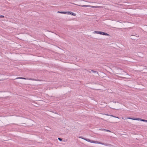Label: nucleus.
I'll return each mask as SVG.
<instances>
[{
  "label": "nucleus",
  "instance_id": "nucleus-7",
  "mask_svg": "<svg viewBox=\"0 0 147 147\" xmlns=\"http://www.w3.org/2000/svg\"><path fill=\"white\" fill-rule=\"evenodd\" d=\"M18 117L16 116H12L10 117V119L13 121H16L18 120Z\"/></svg>",
  "mask_w": 147,
  "mask_h": 147
},
{
  "label": "nucleus",
  "instance_id": "nucleus-10",
  "mask_svg": "<svg viewBox=\"0 0 147 147\" xmlns=\"http://www.w3.org/2000/svg\"><path fill=\"white\" fill-rule=\"evenodd\" d=\"M58 13H59L64 14H66V11H58L57 12Z\"/></svg>",
  "mask_w": 147,
  "mask_h": 147
},
{
  "label": "nucleus",
  "instance_id": "nucleus-18",
  "mask_svg": "<svg viewBox=\"0 0 147 147\" xmlns=\"http://www.w3.org/2000/svg\"><path fill=\"white\" fill-rule=\"evenodd\" d=\"M3 118V117L2 116H0V119H2Z\"/></svg>",
  "mask_w": 147,
  "mask_h": 147
},
{
  "label": "nucleus",
  "instance_id": "nucleus-9",
  "mask_svg": "<svg viewBox=\"0 0 147 147\" xmlns=\"http://www.w3.org/2000/svg\"><path fill=\"white\" fill-rule=\"evenodd\" d=\"M121 70V69H118V71L116 72V74H118L121 75V74L120 73V71Z\"/></svg>",
  "mask_w": 147,
  "mask_h": 147
},
{
  "label": "nucleus",
  "instance_id": "nucleus-20",
  "mask_svg": "<svg viewBox=\"0 0 147 147\" xmlns=\"http://www.w3.org/2000/svg\"><path fill=\"white\" fill-rule=\"evenodd\" d=\"M121 76H124V75H121Z\"/></svg>",
  "mask_w": 147,
  "mask_h": 147
},
{
  "label": "nucleus",
  "instance_id": "nucleus-2",
  "mask_svg": "<svg viewBox=\"0 0 147 147\" xmlns=\"http://www.w3.org/2000/svg\"><path fill=\"white\" fill-rule=\"evenodd\" d=\"M126 119H132L133 120H138V121H142L144 122H147V120H145V119H141V118H135V117H127Z\"/></svg>",
  "mask_w": 147,
  "mask_h": 147
},
{
  "label": "nucleus",
  "instance_id": "nucleus-4",
  "mask_svg": "<svg viewBox=\"0 0 147 147\" xmlns=\"http://www.w3.org/2000/svg\"><path fill=\"white\" fill-rule=\"evenodd\" d=\"M79 5V6L83 7H92V8H99L100 7L97 6H91V5Z\"/></svg>",
  "mask_w": 147,
  "mask_h": 147
},
{
  "label": "nucleus",
  "instance_id": "nucleus-6",
  "mask_svg": "<svg viewBox=\"0 0 147 147\" xmlns=\"http://www.w3.org/2000/svg\"><path fill=\"white\" fill-rule=\"evenodd\" d=\"M66 14H70L74 16H75L76 15V13L71 11H66Z\"/></svg>",
  "mask_w": 147,
  "mask_h": 147
},
{
  "label": "nucleus",
  "instance_id": "nucleus-5",
  "mask_svg": "<svg viewBox=\"0 0 147 147\" xmlns=\"http://www.w3.org/2000/svg\"><path fill=\"white\" fill-rule=\"evenodd\" d=\"M24 79V80H34V81H36V80L34 78H23V77H18V78H16V79Z\"/></svg>",
  "mask_w": 147,
  "mask_h": 147
},
{
  "label": "nucleus",
  "instance_id": "nucleus-12",
  "mask_svg": "<svg viewBox=\"0 0 147 147\" xmlns=\"http://www.w3.org/2000/svg\"><path fill=\"white\" fill-rule=\"evenodd\" d=\"M136 36H131V38L134 39L136 38Z\"/></svg>",
  "mask_w": 147,
  "mask_h": 147
},
{
  "label": "nucleus",
  "instance_id": "nucleus-17",
  "mask_svg": "<svg viewBox=\"0 0 147 147\" xmlns=\"http://www.w3.org/2000/svg\"><path fill=\"white\" fill-rule=\"evenodd\" d=\"M4 16L3 15H1L0 16V18H4Z\"/></svg>",
  "mask_w": 147,
  "mask_h": 147
},
{
  "label": "nucleus",
  "instance_id": "nucleus-21",
  "mask_svg": "<svg viewBox=\"0 0 147 147\" xmlns=\"http://www.w3.org/2000/svg\"><path fill=\"white\" fill-rule=\"evenodd\" d=\"M58 49H60L59 48H58Z\"/></svg>",
  "mask_w": 147,
  "mask_h": 147
},
{
  "label": "nucleus",
  "instance_id": "nucleus-1",
  "mask_svg": "<svg viewBox=\"0 0 147 147\" xmlns=\"http://www.w3.org/2000/svg\"><path fill=\"white\" fill-rule=\"evenodd\" d=\"M82 139L90 142L91 143H94L95 144H101L102 145H104V144L103 143H102L100 142H99L97 141H93V140H91L89 139H87L86 138H82Z\"/></svg>",
  "mask_w": 147,
  "mask_h": 147
},
{
  "label": "nucleus",
  "instance_id": "nucleus-13",
  "mask_svg": "<svg viewBox=\"0 0 147 147\" xmlns=\"http://www.w3.org/2000/svg\"><path fill=\"white\" fill-rule=\"evenodd\" d=\"M111 107L113 109H115L117 107L116 106H111Z\"/></svg>",
  "mask_w": 147,
  "mask_h": 147
},
{
  "label": "nucleus",
  "instance_id": "nucleus-8",
  "mask_svg": "<svg viewBox=\"0 0 147 147\" xmlns=\"http://www.w3.org/2000/svg\"><path fill=\"white\" fill-rule=\"evenodd\" d=\"M105 115H107V116H110L111 117H115V118H117V119H119V118L118 117H116V116H115L112 115H109L108 114H105Z\"/></svg>",
  "mask_w": 147,
  "mask_h": 147
},
{
  "label": "nucleus",
  "instance_id": "nucleus-14",
  "mask_svg": "<svg viewBox=\"0 0 147 147\" xmlns=\"http://www.w3.org/2000/svg\"><path fill=\"white\" fill-rule=\"evenodd\" d=\"M117 104V103H116V102H113V103H112V105L114 106H115Z\"/></svg>",
  "mask_w": 147,
  "mask_h": 147
},
{
  "label": "nucleus",
  "instance_id": "nucleus-16",
  "mask_svg": "<svg viewBox=\"0 0 147 147\" xmlns=\"http://www.w3.org/2000/svg\"><path fill=\"white\" fill-rule=\"evenodd\" d=\"M58 139L60 141H62V139L60 138H58Z\"/></svg>",
  "mask_w": 147,
  "mask_h": 147
},
{
  "label": "nucleus",
  "instance_id": "nucleus-15",
  "mask_svg": "<svg viewBox=\"0 0 147 147\" xmlns=\"http://www.w3.org/2000/svg\"><path fill=\"white\" fill-rule=\"evenodd\" d=\"M105 131L107 132H111V131L110 130H108V129L106 130Z\"/></svg>",
  "mask_w": 147,
  "mask_h": 147
},
{
  "label": "nucleus",
  "instance_id": "nucleus-11",
  "mask_svg": "<svg viewBox=\"0 0 147 147\" xmlns=\"http://www.w3.org/2000/svg\"><path fill=\"white\" fill-rule=\"evenodd\" d=\"M2 75L1 74H0V81L3 80L2 78Z\"/></svg>",
  "mask_w": 147,
  "mask_h": 147
},
{
  "label": "nucleus",
  "instance_id": "nucleus-3",
  "mask_svg": "<svg viewBox=\"0 0 147 147\" xmlns=\"http://www.w3.org/2000/svg\"><path fill=\"white\" fill-rule=\"evenodd\" d=\"M94 33H96V34H100L102 35H104L107 36H109V35L105 32H101V31H95L94 32Z\"/></svg>",
  "mask_w": 147,
  "mask_h": 147
},
{
  "label": "nucleus",
  "instance_id": "nucleus-19",
  "mask_svg": "<svg viewBox=\"0 0 147 147\" xmlns=\"http://www.w3.org/2000/svg\"><path fill=\"white\" fill-rule=\"evenodd\" d=\"M55 113V114H56L57 115H58V114L57 113H56H56Z\"/></svg>",
  "mask_w": 147,
  "mask_h": 147
}]
</instances>
